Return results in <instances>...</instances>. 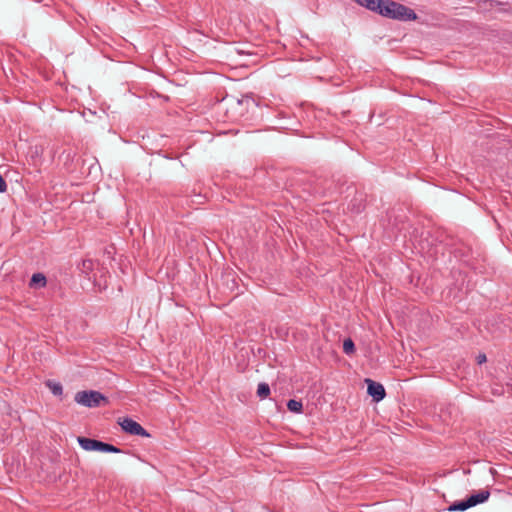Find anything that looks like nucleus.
<instances>
[{
	"label": "nucleus",
	"mask_w": 512,
	"mask_h": 512,
	"mask_svg": "<svg viewBox=\"0 0 512 512\" xmlns=\"http://www.w3.org/2000/svg\"><path fill=\"white\" fill-rule=\"evenodd\" d=\"M490 497V492L488 490H481L480 492L473 494L467 498V501L470 507H474L478 504H482L486 502Z\"/></svg>",
	"instance_id": "6"
},
{
	"label": "nucleus",
	"mask_w": 512,
	"mask_h": 512,
	"mask_svg": "<svg viewBox=\"0 0 512 512\" xmlns=\"http://www.w3.org/2000/svg\"><path fill=\"white\" fill-rule=\"evenodd\" d=\"M80 447L86 451H100L105 453H120L121 450L109 443H105L96 439L78 437Z\"/></svg>",
	"instance_id": "3"
},
{
	"label": "nucleus",
	"mask_w": 512,
	"mask_h": 512,
	"mask_svg": "<svg viewBox=\"0 0 512 512\" xmlns=\"http://www.w3.org/2000/svg\"><path fill=\"white\" fill-rule=\"evenodd\" d=\"M121 428L130 435L150 437V434L136 421L131 418H123L119 421Z\"/></svg>",
	"instance_id": "4"
},
{
	"label": "nucleus",
	"mask_w": 512,
	"mask_h": 512,
	"mask_svg": "<svg viewBox=\"0 0 512 512\" xmlns=\"http://www.w3.org/2000/svg\"><path fill=\"white\" fill-rule=\"evenodd\" d=\"M257 395L261 399H265L270 395V387L267 383H260L257 388Z\"/></svg>",
	"instance_id": "12"
},
{
	"label": "nucleus",
	"mask_w": 512,
	"mask_h": 512,
	"mask_svg": "<svg viewBox=\"0 0 512 512\" xmlns=\"http://www.w3.org/2000/svg\"><path fill=\"white\" fill-rule=\"evenodd\" d=\"M7 190V184L4 178L0 175V193H4Z\"/></svg>",
	"instance_id": "15"
},
{
	"label": "nucleus",
	"mask_w": 512,
	"mask_h": 512,
	"mask_svg": "<svg viewBox=\"0 0 512 512\" xmlns=\"http://www.w3.org/2000/svg\"><path fill=\"white\" fill-rule=\"evenodd\" d=\"M75 402L85 407L95 408L99 407L102 402L108 403V399L98 391L88 390L77 392Z\"/></svg>",
	"instance_id": "2"
},
{
	"label": "nucleus",
	"mask_w": 512,
	"mask_h": 512,
	"mask_svg": "<svg viewBox=\"0 0 512 512\" xmlns=\"http://www.w3.org/2000/svg\"><path fill=\"white\" fill-rule=\"evenodd\" d=\"M365 382L367 384V392L374 401L379 402L385 397L386 393L382 384L368 378L365 379Z\"/></svg>",
	"instance_id": "5"
},
{
	"label": "nucleus",
	"mask_w": 512,
	"mask_h": 512,
	"mask_svg": "<svg viewBox=\"0 0 512 512\" xmlns=\"http://www.w3.org/2000/svg\"><path fill=\"white\" fill-rule=\"evenodd\" d=\"M485 361H486V356H485V355H480V356L478 357V363H480V364H481V363H483V362H485Z\"/></svg>",
	"instance_id": "16"
},
{
	"label": "nucleus",
	"mask_w": 512,
	"mask_h": 512,
	"mask_svg": "<svg viewBox=\"0 0 512 512\" xmlns=\"http://www.w3.org/2000/svg\"><path fill=\"white\" fill-rule=\"evenodd\" d=\"M46 386L50 389L53 395L61 396L63 394V387L61 383L52 380L46 381Z\"/></svg>",
	"instance_id": "9"
},
{
	"label": "nucleus",
	"mask_w": 512,
	"mask_h": 512,
	"mask_svg": "<svg viewBox=\"0 0 512 512\" xmlns=\"http://www.w3.org/2000/svg\"><path fill=\"white\" fill-rule=\"evenodd\" d=\"M360 6H363L373 12L380 14L384 0H354Z\"/></svg>",
	"instance_id": "7"
},
{
	"label": "nucleus",
	"mask_w": 512,
	"mask_h": 512,
	"mask_svg": "<svg viewBox=\"0 0 512 512\" xmlns=\"http://www.w3.org/2000/svg\"><path fill=\"white\" fill-rule=\"evenodd\" d=\"M93 266H94L93 261L91 259H86V260L82 261L80 270L83 273L88 274L93 269Z\"/></svg>",
	"instance_id": "14"
},
{
	"label": "nucleus",
	"mask_w": 512,
	"mask_h": 512,
	"mask_svg": "<svg viewBox=\"0 0 512 512\" xmlns=\"http://www.w3.org/2000/svg\"><path fill=\"white\" fill-rule=\"evenodd\" d=\"M343 352L347 355H351L355 352V344L352 339L347 338L343 342Z\"/></svg>",
	"instance_id": "13"
},
{
	"label": "nucleus",
	"mask_w": 512,
	"mask_h": 512,
	"mask_svg": "<svg viewBox=\"0 0 512 512\" xmlns=\"http://www.w3.org/2000/svg\"><path fill=\"white\" fill-rule=\"evenodd\" d=\"M47 283L46 277L42 273H34L30 279L29 286L31 288L45 287Z\"/></svg>",
	"instance_id": "8"
},
{
	"label": "nucleus",
	"mask_w": 512,
	"mask_h": 512,
	"mask_svg": "<svg viewBox=\"0 0 512 512\" xmlns=\"http://www.w3.org/2000/svg\"><path fill=\"white\" fill-rule=\"evenodd\" d=\"M380 15L386 18L400 21L415 20L417 18L414 10L392 0H384Z\"/></svg>",
	"instance_id": "1"
},
{
	"label": "nucleus",
	"mask_w": 512,
	"mask_h": 512,
	"mask_svg": "<svg viewBox=\"0 0 512 512\" xmlns=\"http://www.w3.org/2000/svg\"><path fill=\"white\" fill-rule=\"evenodd\" d=\"M471 508L467 499L456 501L453 504H451L448 508L449 511H465L467 509Z\"/></svg>",
	"instance_id": "10"
},
{
	"label": "nucleus",
	"mask_w": 512,
	"mask_h": 512,
	"mask_svg": "<svg viewBox=\"0 0 512 512\" xmlns=\"http://www.w3.org/2000/svg\"><path fill=\"white\" fill-rule=\"evenodd\" d=\"M287 408L294 413H301L303 405L301 401L290 399L287 403Z\"/></svg>",
	"instance_id": "11"
}]
</instances>
